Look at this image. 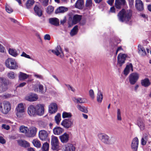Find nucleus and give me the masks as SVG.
Returning a JSON list of instances; mask_svg holds the SVG:
<instances>
[{
  "label": "nucleus",
  "instance_id": "51",
  "mask_svg": "<svg viewBox=\"0 0 151 151\" xmlns=\"http://www.w3.org/2000/svg\"><path fill=\"white\" fill-rule=\"evenodd\" d=\"M5 8L6 11L9 13L12 12L13 11L12 9L7 4L6 5Z\"/></svg>",
  "mask_w": 151,
  "mask_h": 151
},
{
  "label": "nucleus",
  "instance_id": "21",
  "mask_svg": "<svg viewBox=\"0 0 151 151\" xmlns=\"http://www.w3.org/2000/svg\"><path fill=\"white\" fill-rule=\"evenodd\" d=\"M135 7L139 11H142L144 9L143 4L141 0H136L135 1Z\"/></svg>",
  "mask_w": 151,
  "mask_h": 151
},
{
  "label": "nucleus",
  "instance_id": "61",
  "mask_svg": "<svg viewBox=\"0 0 151 151\" xmlns=\"http://www.w3.org/2000/svg\"><path fill=\"white\" fill-rule=\"evenodd\" d=\"M114 0H108L107 1V3L109 5H111L114 3Z\"/></svg>",
  "mask_w": 151,
  "mask_h": 151
},
{
  "label": "nucleus",
  "instance_id": "34",
  "mask_svg": "<svg viewBox=\"0 0 151 151\" xmlns=\"http://www.w3.org/2000/svg\"><path fill=\"white\" fill-rule=\"evenodd\" d=\"M137 123L141 130H143L145 129V124L141 119H139Z\"/></svg>",
  "mask_w": 151,
  "mask_h": 151
},
{
  "label": "nucleus",
  "instance_id": "29",
  "mask_svg": "<svg viewBox=\"0 0 151 151\" xmlns=\"http://www.w3.org/2000/svg\"><path fill=\"white\" fill-rule=\"evenodd\" d=\"M81 16L76 14L73 17L72 23L74 24H76L79 22L81 19Z\"/></svg>",
  "mask_w": 151,
  "mask_h": 151
},
{
  "label": "nucleus",
  "instance_id": "57",
  "mask_svg": "<svg viewBox=\"0 0 151 151\" xmlns=\"http://www.w3.org/2000/svg\"><path fill=\"white\" fill-rule=\"evenodd\" d=\"M2 128H4L7 130H9L10 128V127L8 125H6V124H3L2 125Z\"/></svg>",
  "mask_w": 151,
  "mask_h": 151
},
{
  "label": "nucleus",
  "instance_id": "56",
  "mask_svg": "<svg viewBox=\"0 0 151 151\" xmlns=\"http://www.w3.org/2000/svg\"><path fill=\"white\" fill-rule=\"evenodd\" d=\"M66 86L69 90H71L73 92H74L75 91V89L73 88V87H72V86H71L69 85H66Z\"/></svg>",
  "mask_w": 151,
  "mask_h": 151
},
{
  "label": "nucleus",
  "instance_id": "46",
  "mask_svg": "<svg viewBox=\"0 0 151 151\" xmlns=\"http://www.w3.org/2000/svg\"><path fill=\"white\" fill-rule=\"evenodd\" d=\"M49 145L47 142H45L43 144L42 147V151H47L48 150Z\"/></svg>",
  "mask_w": 151,
  "mask_h": 151
},
{
  "label": "nucleus",
  "instance_id": "4",
  "mask_svg": "<svg viewBox=\"0 0 151 151\" xmlns=\"http://www.w3.org/2000/svg\"><path fill=\"white\" fill-rule=\"evenodd\" d=\"M6 66L11 69H16L18 67V64L14 59L9 58L5 61Z\"/></svg>",
  "mask_w": 151,
  "mask_h": 151
},
{
  "label": "nucleus",
  "instance_id": "30",
  "mask_svg": "<svg viewBox=\"0 0 151 151\" xmlns=\"http://www.w3.org/2000/svg\"><path fill=\"white\" fill-rule=\"evenodd\" d=\"M8 52L10 55L14 57H17L19 55L17 50L14 49L9 48L8 50Z\"/></svg>",
  "mask_w": 151,
  "mask_h": 151
},
{
  "label": "nucleus",
  "instance_id": "40",
  "mask_svg": "<svg viewBox=\"0 0 151 151\" xmlns=\"http://www.w3.org/2000/svg\"><path fill=\"white\" fill-rule=\"evenodd\" d=\"M148 140L147 136L146 134H144L141 139V144L142 145H145Z\"/></svg>",
  "mask_w": 151,
  "mask_h": 151
},
{
  "label": "nucleus",
  "instance_id": "44",
  "mask_svg": "<svg viewBox=\"0 0 151 151\" xmlns=\"http://www.w3.org/2000/svg\"><path fill=\"white\" fill-rule=\"evenodd\" d=\"M39 91L42 94L44 93L46 91L47 88L44 90L43 88V86L41 84H39L38 86Z\"/></svg>",
  "mask_w": 151,
  "mask_h": 151
},
{
  "label": "nucleus",
  "instance_id": "53",
  "mask_svg": "<svg viewBox=\"0 0 151 151\" xmlns=\"http://www.w3.org/2000/svg\"><path fill=\"white\" fill-rule=\"evenodd\" d=\"M21 56L22 57H23L25 58H28V59H31V57L29 56V55H28L27 54H26L24 52H22V53L21 55Z\"/></svg>",
  "mask_w": 151,
  "mask_h": 151
},
{
  "label": "nucleus",
  "instance_id": "26",
  "mask_svg": "<svg viewBox=\"0 0 151 151\" xmlns=\"http://www.w3.org/2000/svg\"><path fill=\"white\" fill-rule=\"evenodd\" d=\"M49 23L52 25L55 26H58L59 25V20L56 18H50L49 19Z\"/></svg>",
  "mask_w": 151,
  "mask_h": 151
},
{
  "label": "nucleus",
  "instance_id": "8",
  "mask_svg": "<svg viewBox=\"0 0 151 151\" xmlns=\"http://www.w3.org/2000/svg\"><path fill=\"white\" fill-rule=\"evenodd\" d=\"M36 106L33 105H30L28 107L27 113L31 116H34L37 114Z\"/></svg>",
  "mask_w": 151,
  "mask_h": 151
},
{
  "label": "nucleus",
  "instance_id": "9",
  "mask_svg": "<svg viewBox=\"0 0 151 151\" xmlns=\"http://www.w3.org/2000/svg\"><path fill=\"white\" fill-rule=\"evenodd\" d=\"M38 98V97L37 94L32 93H30L25 98L26 100L30 102L36 101Z\"/></svg>",
  "mask_w": 151,
  "mask_h": 151
},
{
  "label": "nucleus",
  "instance_id": "48",
  "mask_svg": "<svg viewBox=\"0 0 151 151\" xmlns=\"http://www.w3.org/2000/svg\"><path fill=\"white\" fill-rule=\"evenodd\" d=\"M8 76L10 79H13L15 78V74L14 72L10 71L8 73Z\"/></svg>",
  "mask_w": 151,
  "mask_h": 151
},
{
  "label": "nucleus",
  "instance_id": "33",
  "mask_svg": "<svg viewBox=\"0 0 151 151\" xmlns=\"http://www.w3.org/2000/svg\"><path fill=\"white\" fill-rule=\"evenodd\" d=\"M139 53L142 56H145L146 54L144 48L141 45H139L138 46Z\"/></svg>",
  "mask_w": 151,
  "mask_h": 151
},
{
  "label": "nucleus",
  "instance_id": "43",
  "mask_svg": "<svg viewBox=\"0 0 151 151\" xmlns=\"http://www.w3.org/2000/svg\"><path fill=\"white\" fill-rule=\"evenodd\" d=\"M34 3V0H28L26 4V5L27 8L29 9Z\"/></svg>",
  "mask_w": 151,
  "mask_h": 151
},
{
  "label": "nucleus",
  "instance_id": "31",
  "mask_svg": "<svg viewBox=\"0 0 151 151\" xmlns=\"http://www.w3.org/2000/svg\"><path fill=\"white\" fill-rule=\"evenodd\" d=\"M17 142L19 145L23 147H28L29 145V143L25 140H17Z\"/></svg>",
  "mask_w": 151,
  "mask_h": 151
},
{
  "label": "nucleus",
  "instance_id": "63",
  "mask_svg": "<svg viewBox=\"0 0 151 151\" xmlns=\"http://www.w3.org/2000/svg\"><path fill=\"white\" fill-rule=\"evenodd\" d=\"M121 50H123V49L122 48V47H119L117 48V49L116 50V55L117 53H118V52L119 51H121Z\"/></svg>",
  "mask_w": 151,
  "mask_h": 151
},
{
  "label": "nucleus",
  "instance_id": "64",
  "mask_svg": "<svg viewBox=\"0 0 151 151\" xmlns=\"http://www.w3.org/2000/svg\"><path fill=\"white\" fill-rule=\"evenodd\" d=\"M35 76L37 77V78H39L40 79H42V76L40 75L35 74Z\"/></svg>",
  "mask_w": 151,
  "mask_h": 151
},
{
  "label": "nucleus",
  "instance_id": "13",
  "mask_svg": "<svg viewBox=\"0 0 151 151\" xmlns=\"http://www.w3.org/2000/svg\"><path fill=\"white\" fill-rule=\"evenodd\" d=\"M51 51L57 56L60 55V57L64 56V53L60 45L57 46L55 50H52Z\"/></svg>",
  "mask_w": 151,
  "mask_h": 151
},
{
  "label": "nucleus",
  "instance_id": "2",
  "mask_svg": "<svg viewBox=\"0 0 151 151\" xmlns=\"http://www.w3.org/2000/svg\"><path fill=\"white\" fill-rule=\"evenodd\" d=\"M99 139L104 143L107 144H112L116 141L115 138L111 137L109 139V137L104 134H99L98 135Z\"/></svg>",
  "mask_w": 151,
  "mask_h": 151
},
{
  "label": "nucleus",
  "instance_id": "17",
  "mask_svg": "<svg viewBox=\"0 0 151 151\" xmlns=\"http://www.w3.org/2000/svg\"><path fill=\"white\" fill-rule=\"evenodd\" d=\"M58 110L57 104L55 103H51L49 106V111L50 114L55 113Z\"/></svg>",
  "mask_w": 151,
  "mask_h": 151
},
{
  "label": "nucleus",
  "instance_id": "23",
  "mask_svg": "<svg viewBox=\"0 0 151 151\" xmlns=\"http://www.w3.org/2000/svg\"><path fill=\"white\" fill-rule=\"evenodd\" d=\"M73 101L76 103L82 104L85 103L87 101L86 99L83 98L79 97L77 98H73Z\"/></svg>",
  "mask_w": 151,
  "mask_h": 151
},
{
  "label": "nucleus",
  "instance_id": "3",
  "mask_svg": "<svg viewBox=\"0 0 151 151\" xmlns=\"http://www.w3.org/2000/svg\"><path fill=\"white\" fill-rule=\"evenodd\" d=\"M11 109L10 104L8 101H4L3 102L2 105L0 102V111L4 114H7Z\"/></svg>",
  "mask_w": 151,
  "mask_h": 151
},
{
  "label": "nucleus",
  "instance_id": "60",
  "mask_svg": "<svg viewBox=\"0 0 151 151\" xmlns=\"http://www.w3.org/2000/svg\"><path fill=\"white\" fill-rule=\"evenodd\" d=\"M129 2V5L130 7H132L133 6L134 0H128Z\"/></svg>",
  "mask_w": 151,
  "mask_h": 151
},
{
  "label": "nucleus",
  "instance_id": "58",
  "mask_svg": "<svg viewBox=\"0 0 151 151\" xmlns=\"http://www.w3.org/2000/svg\"><path fill=\"white\" fill-rule=\"evenodd\" d=\"M44 39L45 40H50V36L48 34H46L44 36Z\"/></svg>",
  "mask_w": 151,
  "mask_h": 151
},
{
  "label": "nucleus",
  "instance_id": "49",
  "mask_svg": "<svg viewBox=\"0 0 151 151\" xmlns=\"http://www.w3.org/2000/svg\"><path fill=\"white\" fill-rule=\"evenodd\" d=\"M54 10V8L52 6H48L47 9V12L48 14H50Z\"/></svg>",
  "mask_w": 151,
  "mask_h": 151
},
{
  "label": "nucleus",
  "instance_id": "39",
  "mask_svg": "<svg viewBox=\"0 0 151 151\" xmlns=\"http://www.w3.org/2000/svg\"><path fill=\"white\" fill-rule=\"evenodd\" d=\"M141 83L142 86L145 87L148 86L150 84L149 80L147 78H146L142 80Z\"/></svg>",
  "mask_w": 151,
  "mask_h": 151
},
{
  "label": "nucleus",
  "instance_id": "36",
  "mask_svg": "<svg viewBox=\"0 0 151 151\" xmlns=\"http://www.w3.org/2000/svg\"><path fill=\"white\" fill-rule=\"evenodd\" d=\"M97 101L99 103H101L103 98L102 93L100 91H99L96 96Z\"/></svg>",
  "mask_w": 151,
  "mask_h": 151
},
{
  "label": "nucleus",
  "instance_id": "52",
  "mask_svg": "<svg viewBox=\"0 0 151 151\" xmlns=\"http://www.w3.org/2000/svg\"><path fill=\"white\" fill-rule=\"evenodd\" d=\"M117 119L120 121L122 120L121 111L119 109H118L117 110Z\"/></svg>",
  "mask_w": 151,
  "mask_h": 151
},
{
  "label": "nucleus",
  "instance_id": "25",
  "mask_svg": "<svg viewBox=\"0 0 151 151\" xmlns=\"http://www.w3.org/2000/svg\"><path fill=\"white\" fill-rule=\"evenodd\" d=\"M64 130L60 127H56L53 129L54 134L55 135H60L63 133Z\"/></svg>",
  "mask_w": 151,
  "mask_h": 151
},
{
  "label": "nucleus",
  "instance_id": "7",
  "mask_svg": "<svg viewBox=\"0 0 151 151\" xmlns=\"http://www.w3.org/2000/svg\"><path fill=\"white\" fill-rule=\"evenodd\" d=\"M127 56V55L125 54L120 53L118 55L117 58V61L120 66H121L125 63L126 58Z\"/></svg>",
  "mask_w": 151,
  "mask_h": 151
},
{
  "label": "nucleus",
  "instance_id": "20",
  "mask_svg": "<svg viewBox=\"0 0 151 151\" xmlns=\"http://www.w3.org/2000/svg\"><path fill=\"white\" fill-rule=\"evenodd\" d=\"M126 3L125 0H115V6L116 8L119 9L122 5H125Z\"/></svg>",
  "mask_w": 151,
  "mask_h": 151
},
{
  "label": "nucleus",
  "instance_id": "54",
  "mask_svg": "<svg viewBox=\"0 0 151 151\" xmlns=\"http://www.w3.org/2000/svg\"><path fill=\"white\" fill-rule=\"evenodd\" d=\"M89 94L90 97L93 99L94 98V93L93 90L91 89L89 91Z\"/></svg>",
  "mask_w": 151,
  "mask_h": 151
},
{
  "label": "nucleus",
  "instance_id": "37",
  "mask_svg": "<svg viewBox=\"0 0 151 151\" xmlns=\"http://www.w3.org/2000/svg\"><path fill=\"white\" fill-rule=\"evenodd\" d=\"M33 145L37 148H40L41 147V145L40 141L37 139H35L32 141Z\"/></svg>",
  "mask_w": 151,
  "mask_h": 151
},
{
  "label": "nucleus",
  "instance_id": "32",
  "mask_svg": "<svg viewBox=\"0 0 151 151\" xmlns=\"http://www.w3.org/2000/svg\"><path fill=\"white\" fill-rule=\"evenodd\" d=\"M77 108L79 110L83 112L87 113L88 112L87 108L83 106L78 104L77 106Z\"/></svg>",
  "mask_w": 151,
  "mask_h": 151
},
{
  "label": "nucleus",
  "instance_id": "62",
  "mask_svg": "<svg viewBox=\"0 0 151 151\" xmlns=\"http://www.w3.org/2000/svg\"><path fill=\"white\" fill-rule=\"evenodd\" d=\"M43 1V3L44 5L45 6H46L48 2V0H42Z\"/></svg>",
  "mask_w": 151,
  "mask_h": 151
},
{
  "label": "nucleus",
  "instance_id": "55",
  "mask_svg": "<svg viewBox=\"0 0 151 151\" xmlns=\"http://www.w3.org/2000/svg\"><path fill=\"white\" fill-rule=\"evenodd\" d=\"M6 52V50L4 47L2 45L0 44V52L4 53Z\"/></svg>",
  "mask_w": 151,
  "mask_h": 151
},
{
  "label": "nucleus",
  "instance_id": "16",
  "mask_svg": "<svg viewBox=\"0 0 151 151\" xmlns=\"http://www.w3.org/2000/svg\"><path fill=\"white\" fill-rule=\"evenodd\" d=\"M59 138L62 143H66L69 141V135L68 134L65 132L59 136Z\"/></svg>",
  "mask_w": 151,
  "mask_h": 151
},
{
  "label": "nucleus",
  "instance_id": "12",
  "mask_svg": "<svg viewBox=\"0 0 151 151\" xmlns=\"http://www.w3.org/2000/svg\"><path fill=\"white\" fill-rule=\"evenodd\" d=\"M37 114L39 116L43 115L44 112V105L43 104H38L35 106Z\"/></svg>",
  "mask_w": 151,
  "mask_h": 151
},
{
  "label": "nucleus",
  "instance_id": "15",
  "mask_svg": "<svg viewBox=\"0 0 151 151\" xmlns=\"http://www.w3.org/2000/svg\"><path fill=\"white\" fill-rule=\"evenodd\" d=\"M139 144V140L137 137H134L132 140L131 144V147L133 151L137 150Z\"/></svg>",
  "mask_w": 151,
  "mask_h": 151
},
{
  "label": "nucleus",
  "instance_id": "50",
  "mask_svg": "<svg viewBox=\"0 0 151 151\" xmlns=\"http://www.w3.org/2000/svg\"><path fill=\"white\" fill-rule=\"evenodd\" d=\"M86 5L87 7H90L92 6V0H87Z\"/></svg>",
  "mask_w": 151,
  "mask_h": 151
},
{
  "label": "nucleus",
  "instance_id": "59",
  "mask_svg": "<svg viewBox=\"0 0 151 151\" xmlns=\"http://www.w3.org/2000/svg\"><path fill=\"white\" fill-rule=\"evenodd\" d=\"M0 142L2 144L6 143L5 139L2 137H0Z\"/></svg>",
  "mask_w": 151,
  "mask_h": 151
},
{
  "label": "nucleus",
  "instance_id": "10",
  "mask_svg": "<svg viewBox=\"0 0 151 151\" xmlns=\"http://www.w3.org/2000/svg\"><path fill=\"white\" fill-rule=\"evenodd\" d=\"M139 77V74L137 73H133L130 74L129 76V81L130 84L132 85L135 84Z\"/></svg>",
  "mask_w": 151,
  "mask_h": 151
},
{
  "label": "nucleus",
  "instance_id": "18",
  "mask_svg": "<svg viewBox=\"0 0 151 151\" xmlns=\"http://www.w3.org/2000/svg\"><path fill=\"white\" fill-rule=\"evenodd\" d=\"M64 151H75V147L70 143H67L65 145L63 148Z\"/></svg>",
  "mask_w": 151,
  "mask_h": 151
},
{
  "label": "nucleus",
  "instance_id": "47",
  "mask_svg": "<svg viewBox=\"0 0 151 151\" xmlns=\"http://www.w3.org/2000/svg\"><path fill=\"white\" fill-rule=\"evenodd\" d=\"M61 120L60 114L59 113H58L55 116V121L57 124L59 123Z\"/></svg>",
  "mask_w": 151,
  "mask_h": 151
},
{
  "label": "nucleus",
  "instance_id": "11",
  "mask_svg": "<svg viewBox=\"0 0 151 151\" xmlns=\"http://www.w3.org/2000/svg\"><path fill=\"white\" fill-rule=\"evenodd\" d=\"M73 122L71 119H65L63 121L61 124L65 128L68 129L70 128L73 125Z\"/></svg>",
  "mask_w": 151,
  "mask_h": 151
},
{
  "label": "nucleus",
  "instance_id": "42",
  "mask_svg": "<svg viewBox=\"0 0 151 151\" xmlns=\"http://www.w3.org/2000/svg\"><path fill=\"white\" fill-rule=\"evenodd\" d=\"M19 130L20 132L22 133H27L29 129L27 127H25L24 126H22L19 128Z\"/></svg>",
  "mask_w": 151,
  "mask_h": 151
},
{
  "label": "nucleus",
  "instance_id": "35",
  "mask_svg": "<svg viewBox=\"0 0 151 151\" xmlns=\"http://www.w3.org/2000/svg\"><path fill=\"white\" fill-rule=\"evenodd\" d=\"M83 4V0H78L76 3L75 6L77 8L81 9L82 8Z\"/></svg>",
  "mask_w": 151,
  "mask_h": 151
},
{
  "label": "nucleus",
  "instance_id": "6",
  "mask_svg": "<svg viewBox=\"0 0 151 151\" xmlns=\"http://www.w3.org/2000/svg\"><path fill=\"white\" fill-rule=\"evenodd\" d=\"M52 148L54 150H57L59 148V140L57 137L53 136L51 139Z\"/></svg>",
  "mask_w": 151,
  "mask_h": 151
},
{
  "label": "nucleus",
  "instance_id": "14",
  "mask_svg": "<svg viewBox=\"0 0 151 151\" xmlns=\"http://www.w3.org/2000/svg\"><path fill=\"white\" fill-rule=\"evenodd\" d=\"M38 135L39 138L41 140H45L47 139L48 134L46 131L42 130L39 132Z\"/></svg>",
  "mask_w": 151,
  "mask_h": 151
},
{
  "label": "nucleus",
  "instance_id": "38",
  "mask_svg": "<svg viewBox=\"0 0 151 151\" xmlns=\"http://www.w3.org/2000/svg\"><path fill=\"white\" fill-rule=\"evenodd\" d=\"M28 77V76L25 73L20 72L19 75V79L20 80L25 79Z\"/></svg>",
  "mask_w": 151,
  "mask_h": 151
},
{
  "label": "nucleus",
  "instance_id": "27",
  "mask_svg": "<svg viewBox=\"0 0 151 151\" xmlns=\"http://www.w3.org/2000/svg\"><path fill=\"white\" fill-rule=\"evenodd\" d=\"M7 89V85L4 82H0V93H2Z\"/></svg>",
  "mask_w": 151,
  "mask_h": 151
},
{
  "label": "nucleus",
  "instance_id": "28",
  "mask_svg": "<svg viewBox=\"0 0 151 151\" xmlns=\"http://www.w3.org/2000/svg\"><path fill=\"white\" fill-rule=\"evenodd\" d=\"M68 10L67 8L64 6H60L55 11V13L57 14L59 13H63Z\"/></svg>",
  "mask_w": 151,
  "mask_h": 151
},
{
  "label": "nucleus",
  "instance_id": "19",
  "mask_svg": "<svg viewBox=\"0 0 151 151\" xmlns=\"http://www.w3.org/2000/svg\"><path fill=\"white\" fill-rule=\"evenodd\" d=\"M29 133H27L26 136L28 137H33L36 134L37 128L34 127H32L29 128Z\"/></svg>",
  "mask_w": 151,
  "mask_h": 151
},
{
  "label": "nucleus",
  "instance_id": "24",
  "mask_svg": "<svg viewBox=\"0 0 151 151\" xmlns=\"http://www.w3.org/2000/svg\"><path fill=\"white\" fill-rule=\"evenodd\" d=\"M131 70L132 71H133V66L132 63H129L126 65L124 70V74L126 76L127 75Z\"/></svg>",
  "mask_w": 151,
  "mask_h": 151
},
{
  "label": "nucleus",
  "instance_id": "22",
  "mask_svg": "<svg viewBox=\"0 0 151 151\" xmlns=\"http://www.w3.org/2000/svg\"><path fill=\"white\" fill-rule=\"evenodd\" d=\"M34 9L36 14L39 17H41L42 14L41 6H40L36 5L34 7Z\"/></svg>",
  "mask_w": 151,
  "mask_h": 151
},
{
  "label": "nucleus",
  "instance_id": "5",
  "mask_svg": "<svg viewBox=\"0 0 151 151\" xmlns=\"http://www.w3.org/2000/svg\"><path fill=\"white\" fill-rule=\"evenodd\" d=\"M15 111L17 116L18 118L21 117L22 114L24 112V109L23 104L22 103L19 104L16 108Z\"/></svg>",
  "mask_w": 151,
  "mask_h": 151
},
{
  "label": "nucleus",
  "instance_id": "1",
  "mask_svg": "<svg viewBox=\"0 0 151 151\" xmlns=\"http://www.w3.org/2000/svg\"><path fill=\"white\" fill-rule=\"evenodd\" d=\"M132 16V12L130 10L122 9L118 14L119 21L122 22H127L130 21Z\"/></svg>",
  "mask_w": 151,
  "mask_h": 151
},
{
  "label": "nucleus",
  "instance_id": "41",
  "mask_svg": "<svg viewBox=\"0 0 151 151\" xmlns=\"http://www.w3.org/2000/svg\"><path fill=\"white\" fill-rule=\"evenodd\" d=\"M78 31V26L77 25L75 26L71 30L70 33L71 36H73L77 34Z\"/></svg>",
  "mask_w": 151,
  "mask_h": 151
},
{
  "label": "nucleus",
  "instance_id": "45",
  "mask_svg": "<svg viewBox=\"0 0 151 151\" xmlns=\"http://www.w3.org/2000/svg\"><path fill=\"white\" fill-rule=\"evenodd\" d=\"M72 116L70 112H64L62 114V117L63 118H70Z\"/></svg>",
  "mask_w": 151,
  "mask_h": 151
}]
</instances>
